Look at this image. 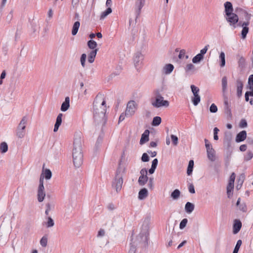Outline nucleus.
<instances>
[{
	"label": "nucleus",
	"instance_id": "f257e3e1",
	"mask_svg": "<svg viewBox=\"0 0 253 253\" xmlns=\"http://www.w3.org/2000/svg\"><path fill=\"white\" fill-rule=\"evenodd\" d=\"M106 101L101 97L97 95L93 103V118L97 124L104 125L107 118L105 117L106 112Z\"/></svg>",
	"mask_w": 253,
	"mask_h": 253
},
{
	"label": "nucleus",
	"instance_id": "f03ea898",
	"mask_svg": "<svg viewBox=\"0 0 253 253\" xmlns=\"http://www.w3.org/2000/svg\"><path fill=\"white\" fill-rule=\"evenodd\" d=\"M82 141L81 134H77L74 139L72 153L74 165L76 168H79L83 162Z\"/></svg>",
	"mask_w": 253,
	"mask_h": 253
},
{
	"label": "nucleus",
	"instance_id": "7ed1b4c3",
	"mask_svg": "<svg viewBox=\"0 0 253 253\" xmlns=\"http://www.w3.org/2000/svg\"><path fill=\"white\" fill-rule=\"evenodd\" d=\"M235 12L238 16L240 17L243 16L245 17V21H243L240 20L238 26L242 28V30L241 33V38L243 40L245 39L247 37V35L249 32V26L250 23V20L251 19L253 15L251 13H249L246 10L243 8L237 7L235 9ZM240 19L241 18L240 17Z\"/></svg>",
	"mask_w": 253,
	"mask_h": 253
},
{
	"label": "nucleus",
	"instance_id": "20e7f679",
	"mask_svg": "<svg viewBox=\"0 0 253 253\" xmlns=\"http://www.w3.org/2000/svg\"><path fill=\"white\" fill-rule=\"evenodd\" d=\"M145 229L144 231H141L138 236L136 237V239L135 241L132 242V239L131 240V242L130 243V249L128 253H135L136 246L138 244H142V246L145 247L148 246V240L149 234L148 232L147 225L145 226Z\"/></svg>",
	"mask_w": 253,
	"mask_h": 253
},
{
	"label": "nucleus",
	"instance_id": "39448f33",
	"mask_svg": "<svg viewBox=\"0 0 253 253\" xmlns=\"http://www.w3.org/2000/svg\"><path fill=\"white\" fill-rule=\"evenodd\" d=\"M123 183V178L122 174L119 169H117L116 173V176L112 182V187L115 188L116 191L118 193L121 189Z\"/></svg>",
	"mask_w": 253,
	"mask_h": 253
},
{
	"label": "nucleus",
	"instance_id": "423d86ee",
	"mask_svg": "<svg viewBox=\"0 0 253 253\" xmlns=\"http://www.w3.org/2000/svg\"><path fill=\"white\" fill-rule=\"evenodd\" d=\"M27 117L24 116L20 122L16 130V136L22 138L24 137L25 134L26 125L27 123Z\"/></svg>",
	"mask_w": 253,
	"mask_h": 253
},
{
	"label": "nucleus",
	"instance_id": "0eeeda50",
	"mask_svg": "<svg viewBox=\"0 0 253 253\" xmlns=\"http://www.w3.org/2000/svg\"><path fill=\"white\" fill-rule=\"evenodd\" d=\"M225 19L226 21L229 23V25L233 27L235 29L238 26L240 22L239 16L235 13H232L230 16H226Z\"/></svg>",
	"mask_w": 253,
	"mask_h": 253
},
{
	"label": "nucleus",
	"instance_id": "6e6552de",
	"mask_svg": "<svg viewBox=\"0 0 253 253\" xmlns=\"http://www.w3.org/2000/svg\"><path fill=\"white\" fill-rule=\"evenodd\" d=\"M137 104L133 100L129 101L127 104L126 110L125 111V115L127 117L133 116L136 110Z\"/></svg>",
	"mask_w": 253,
	"mask_h": 253
},
{
	"label": "nucleus",
	"instance_id": "1a4fd4ad",
	"mask_svg": "<svg viewBox=\"0 0 253 253\" xmlns=\"http://www.w3.org/2000/svg\"><path fill=\"white\" fill-rule=\"evenodd\" d=\"M151 104L153 107L157 108L161 107H167L169 106V102L164 100L163 97L155 99L152 98Z\"/></svg>",
	"mask_w": 253,
	"mask_h": 253
},
{
	"label": "nucleus",
	"instance_id": "9d476101",
	"mask_svg": "<svg viewBox=\"0 0 253 253\" xmlns=\"http://www.w3.org/2000/svg\"><path fill=\"white\" fill-rule=\"evenodd\" d=\"M190 87L194 95V97L192 98V103L194 106H197L201 101V97L199 95L200 89L193 84L191 85Z\"/></svg>",
	"mask_w": 253,
	"mask_h": 253
},
{
	"label": "nucleus",
	"instance_id": "9b49d317",
	"mask_svg": "<svg viewBox=\"0 0 253 253\" xmlns=\"http://www.w3.org/2000/svg\"><path fill=\"white\" fill-rule=\"evenodd\" d=\"M145 0H136L135 3V21L136 22L137 19L139 16L141 9L145 5Z\"/></svg>",
	"mask_w": 253,
	"mask_h": 253
},
{
	"label": "nucleus",
	"instance_id": "f8f14e48",
	"mask_svg": "<svg viewBox=\"0 0 253 253\" xmlns=\"http://www.w3.org/2000/svg\"><path fill=\"white\" fill-rule=\"evenodd\" d=\"M144 59L143 55L140 52L135 53L133 56V62L135 67L137 70L138 69L142 64Z\"/></svg>",
	"mask_w": 253,
	"mask_h": 253
},
{
	"label": "nucleus",
	"instance_id": "ddd939ff",
	"mask_svg": "<svg viewBox=\"0 0 253 253\" xmlns=\"http://www.w3.org/2000/svg\"><path fill=\"white\" fill-rule=\"evenodd\" d=\"M224 109L225 113L228 117L231 118L232 116L230 105L228 103V98L227 96L224 97Z\"/></svg>",
	"mask_w": 253,
	"mask_h": 253
},
{
	"label": "nucleus",
	"instance_id": "4468645a",
	"mask_svg": "<svg viewBox=\"0 0 253 253\" xmlns=\"http://www.w3.org/2000/svg\"><path fill=\"white\" fill-rule=\"evenodd\" d=\"M225 10L224 12L225 13L226 16H230L231 13H233L234 10L232 4L231 2L226 1L224 4Z\"/></svg>",
	"mask_w": 253,
	"mask_h": 253
},
{
	"label": "nucleus",
	"instance_id": "2eb2a0df",
	"mask_svg": "<svg viewBox=\"0 0 253 253\" xmlns=\"http://www.w3.org/2000/svg\"><path fill=\"white\" fill-rule=\"evenodd\" d=\"M236 59L238 60L239 67L241 69H244L246 67V60L241 55L238 54L236 55Z\"/></svg>",
	"mask_w": 253,
	"mask_h": 253
},
{
	"label": "nucleus",
	"instance_id": "dca6fc26",
	"mask_svg": "<svg viewBox=\"0 0 253 253\" xmlns=\"http://www.w3.org/2000/svg\"><path fill=\"white\" fill-rule=\"evenodd\" d=\"M242 228V222L239 219H235L233 225V232L238 233Z\"/></svg>",
	"mask_w": 253,
	"mask_h": 253
},
{
	"label": "nucleus",
	"instance_id": "f3484780",
	"mask_svg": "<svg viewBox=\"0 0 253 253\" xmlns=\"http://www.w3.org/2000/svg\"><path fill=\"white\" fill-rule=\"evenodd\" d=\"M247 138V132L246 130H242L238 133L236 136L235 141L236 142H241L244 141Z\"/></svg>",
	"mask_w": 253,
	"mask_h": 253
},
{
	"label": "nucleus",
	"instance_id": "a211bd4d",
	"mask_svg": "<svg viewBox=\"0 0 253 253\" xmlns=\"http://www.w3.org/2000/svg\"><path fill=\"white\" fill-rule=\"evenodd\" d=\"M45 196V193L44 192V187H38V200L39 202H42L43 201Z\"/></svg>",
	"mask_w": 253,
	"mask_h": 253
},
{
	"label": "nucleus",
	"instance_id": "6ab92c4d",
	"mask_svg": "<svg viewBox=\"0 0 253 253\" xmlns=\"http://www.w3.org/2000/svg\"><path fill=\"white\" fill-rule=\"evenodd\" d=\"M237 86V95L240 98L242 95V90L243 88V84L242 81L238 79L236 81Z\"/></svg>",
	"mask_w": 253,
	"mask_h": 253
},
{
	"label": "nucleus",
	"instance_id": "aec40b11",
	"mask_svg": "<svg viewBox=\"0 0 253 253\" xmlns=\"http://www.w3.org/2000/svg\"><path fill=\"white\" fill-rule=\"evenodd\" d=\"M150 131L148 129H146L141 135L140 140V144L142 145L149 141V135Z\"/></svg>",
	"mask_w": 253,
	"mask_h": 253
},
{
	"label": "nucleus",
	"instance_id": "412c9836",
	"mask_svg": "<svg viewBox=\"0 0 253 253\" xmlns=\"http://www.w3.org/2000/svg\"><path fill=\"white\" fill-rule=\"evenodd\" d=\"M174 69V66L171 64H166L163 68V73L166 75L170 74Z\"/></svg>",
	"mask_w": 253,
	"mask_h": 253
},
{
	"label": "nucleus",
	"instance_id": "4be33fe9",
	"mask_svg": "<svg viewBox=\"0 0 253 253\" xmlns=\"http://www.w3.org/2000/svg\"><path fill=\"white\" fill-rule=\"evenodd\" d=\"M70 107V98L69 97H66L65 101L62 103L61 106V110L63 112L66 111Z\"/></svg>",
	"mask_w": 253,
	"mask_h": 253
},
{
	"label": "nucleus",
	"instance_id": "5701e85b",
	"mask_svg": "<svg viewBox=\"0 0 253 253\" xmlns=\"http://www.w3.org/2000/svg\"><path fill=\"white\" fill-rule=\"evenodd\" d=\"M245 178V175L244 173L240 174L237 180V184L236 185L237 190H239L242 186L243 183Z\"/></svg>",
	"mask_w": 253,
	"mask_h": 253
},
{
	"label": "nucleus",
	"instance_id": "b1692460",
	"mask_svg": "<svg viewBox=\"0 0 253 253\" xmlns=\"http://www.w3.org/2000/svg\"><path fill=\"white\" fill-rule=\"evenodd\" d=\"M148 194V190L146 188H143L141 189L138 193V199L139 200H143L145 199Z\"/></svg>",
	"mask_w": 253,
	"mask_h": 253
},
{
	"label": "nucleus",
	"instance_id": "393cba45",
	"mask_svg": "<svg viewBox=\"0 0 253 253\" xmlns=\"http://www.w3.org/2000/svg\"><path fill=\"white\" fill-rule=\"evenodd\" d=\"M195 205L189 202L186 203L185 206V211L188 213H191L194 210Z\"/></svg>",
	"mask_w": 253,
	"mask_h": 253
},
{
	"label": "nucleus",
	"instance_id": "a878e982",
	"mask_svg": "<svg viewBox=\"0 0 253 253\" xmlns=\"http://www.w3.org/2000/svg\"><path fill=\"white\" fill-rule=\"evenodd\" d=\"M98 50V49H95L93 50H92L89 54L88 56V61L92 63L94 62L95 56L96 55V53L97 51Z\"/></svg>",
	"mask_w": 253,
	"mask_h": 253
},
{
	"label": "nucleus",
	"instance_id": "bb28decb",
	"mask_svg": "<svg viewBox=\"0 0 253 253\" xmlns=\"http://www.w3.org/2000/svg\"><path fill=\"white\" fill-rule=\"evenodd\" d=\"M208 159L211 162L215 160V151L213 149H211L210 150L207 151Z\"/></svg>",
	"mask_w": 253,
	"mask_h": 253
},
{
	"label": "nucleus",
	"instance_id": "cd10ccee",
	"mask_svg": "<svg viewBox=\"0 0 253 253\" xmlns=\"http://www.w3.org/2000/svg\"><path fill=\"white\" fill-rule=\"evenodd\" d=\"M80 26V23L79 21H76L75 22L73 26L72 29V34L73 36H75L79 30V29Z\"/></svg>",
	"mask_w": 253,
	"mask_h": 253
},
{
	"label": "nucleus",
	"instance_id": "c85d7f7f",
	"mask_svg": "<svg viewBox=\"0 0 253 253\" xmlns=\"http://www.w3.org/2000/svg\"><path fill=\"white\" fill-rule=\"evenodd\" d=\"M194 167V161L193 160H190L189 162L188 166L187 169V173L188 175H190L193 171Z\"/></svg>",
	"mask_w": 253,
	"mask_h": 253
},
{
	"label": "nucleus",
	"instance_id": "c756f323",
	"mask_svg": "<svg viewBox=\"0 0 253 253\" xmlns=\"http://www.w3.org/2000/svg\"><path fill=\"white\" fill-rule=\"evenodd\" d=\"M148 180L147 176H140L138 180V183L141 186L144 185Z\"/></svg>",
	"mask_w": 253,
	"mask_h": 253
},
{
	"label": "nucleus",
	"instance_id": "7c9ffc66",
	"mask_svg": "<svg viewBox=\"0 0 253 253\" xmlns=\"http://www.w3.org/2000/svg\"><path fill=\"white\" fill-rule=\"evenodd\" d=\"M221 84L222 92H225L227 89V79L226 77L224 76L222 78Z\"/></svg>",
	"mask_w": 253,
	"mask_h": 253
},
{
	"label": "nucleus",
	"instance_id": "2f4dec72",
	"mask_svg": "<svg viewBox=\"0 0 253 253\" xmlns=\"http://www.w3.org/2000/svg\"><path fill=\"white\" fill-rule=\"evenodd\" d=\"M8 150V145L5 142H2L0 144V151L1 153H5Z\"/></svg>",
	"mask_w": 253,
	"mask_h": 253
},
{
	"label": "nucleus",
	"instance_id": "473e14b6",
	"mask_svg": "<svg viewBox=\"0 0 253 253\" xmlns=\"http://www.w3.org/2000/svg\"><path fill=\"white\" fill-rule=\"evenodd\" d=\"M161 118L160 117L156 116L153 118L151 124L153 126H158L161 123Z\"/></svg>",
	"mask_w": 253,
	"mask_h": 253
},
{
	"label": "nucleus",
	"instance_id": "72a5a7b5",
	"mask_svg": "<svg viewBox=\"0 0 253 253\" xmlns=\"http://www.w3.org/2000/svg\"><path fill=\"white\" fill-rule=\"evenodd\" d=\"M112 11V8L110 7H108L106 10L103 11L101 15L100 19H104L108 15L110 14Z\"/></svg>",
	"mask_w": 253,
	"mask_h": 253
},
{
	"label": "nucleus",
	"instance_id": "f704fd0d",
	"mask_svg": "<svg viewBox=\"0 0 253 253\" xmlns=\"http://www.w3.org/2000/svg\"><path fill=\"white\" fill-rule=\"evenodd\" d=\"M180 195V192L178 189H175L171 193V197L174 199H177Z\"/></svg>",
	"mask_w": 253,
	"mask_h": 253
},
{
	"label": "nucleus",
	"instance_id": "c9c22d12",
	"mask_svg": "<svg viewBox=\"0 0 253 253\" xmlns=\"http://www.w3.org/2000/svg\"><path fill=\"white\" fill-rule=\"evenodd\" d=\"M204 57L199 53L195 56L192 59L193 63L196 64L201 62L203 59Z\"/></svg>",
	"mask_w": 253,
	"mask_h": 253
},
{
	"label": "nucleus",
	"instance_id": "e433bc0d",
	"mask_svg": "<svg viewBox=\"0 0 253 253\" xmlns=\"http://www.w3.org/2000/svg\"><path fill=\"white\" fill-rule=\"evenodd\" d=\"M97 43L95 41L90 40L88 41L87 42V46L88 47L91 49H96V47L97 46Z\"/></svg>",
	"mask_w": 253,
	"mask_h": 253
},
{
	"label": "nucleus",
	"instance_id": "4c0bfd02",
	"mask_svg": "<svg viewBox=\"0 0 253 253\" xmlns=\"http://www.w3.org/2000/svg\"><path fill=\"white\" fill-rule=\"evenodd\" d=\"M219 59L220 60V66L221 67H223L225 65V54L223 52H221L219 55Z\"/></svg>",
	"mask_w": 253,
	"mask_h": 253
},
{
	"label": "nucleus",
	"instance_id": "58836bf2",
	"mask_svg": "<svg viewBox=\"0 0 253 253\" xmlns=\"http://www.w3.org/2000/svg\"><path fill=\"white\" fill-rule=\"evenodd\" d=\"M185 71L186 72L192 71L194 72L195 71V67L192 63L188 64L185 67Z\"/></svg>",
	"mask_w": 253,
	"mask_h": 253
},
{
	"label": "nucleus",
	"instance_id": "ea45409f",
	"mask_svg": "<svg viewBox=\"0 0 253 253\" xmlns=\"http://www.w3.org/2000/svg\"><path fill=\"white\" fill-rule=\"evenodd\" d=\"M234 184H231L230 185V183H228L227 186V195L228 198H230L231 193L233 191L234 189Z\"/></svg>",
	"mask_w": 253,
	"mask_h": 253
},
{
	"label": "nucleus",
	"instance_id": "a19ab883",
	"mask_svg": "<svg viewBox=\"0 0 253 253\" xmlns=\"http://www.w3.org/2000/svg\"><path fill=\"white\" fill-rule=\"evenodd\" d=\"M248 88L249 89H253V74L250 75L248 79Z\"/></svg>",
	"mask_w": 253,
	"mask_h": 253
},
{
	"label": "nucleus",
	"instance_id": "79ce46f5",
	"mask_svg": "<svg viewBox=\"0 0 253 253\" xmlns=\"http://www.w3.org/2000/svg\"><path fill=\"white\" fill-rule=\"evenodd\" d=\"M242 242L241 240H239L237 241L236 245L234 249L233 253H238L239 250V249L242 245Z\"/></svg>",
	"mask_w": 253,
	"mask_h": 253
},
{
	"label": "nucleus",
	"instance_id": "37998d69",
	"mask_svg": "<svg viewBox=\"0 0 253 253\" xmlns=\"http://www.w3.org/2000/svg\"><path fill=\"white\" fill-rule=\"evenodd\" d=\"M253 157V153L252 151H249L244 157V160L248 161L251 160Z\"/></svg>",
	"mask_w": 253,
	"mask_h": 253
},
{
	"label": "nucleus",
	"instance_id": "c03bdc74",
	"mask_svg": "<svg viewBox=\"0 0 253 253\" xmlns=\"http://www.w3.org/2000/svg\"><path fill=\"white\" fill-rule=\"evenodd\" d=\"M52 176V172L49 169H46L44 171V177L46 179L48 180L51 178Z\"/></svg>",
	"mask_w": 253,
	"mask_h": 253
},
{
	"label": "nucleus",
	"instance_id": "a18cd8bd",
	"mask_svg": "<svg viewBox=\"0 0 253 253\" xmlns=\"http://www.w3.org/2000/svg\"><path fill=\"white\" fill-rule=\"evenodd\" d=\"M47 238L44 236L40 240V244L43 247H45L47 246Z\"/></svg>",
	"mask_w": 253,
	"mask_h": 253
},
{
	"label": "nucleus",
	"instance_id": "49530a36",
	"mask_svg": "<svg viewBox=\"0 0 253 253\" xmlns=\"http://www.w3.org/2000/svg\"><path fill=\"white\" fill-rule=\"evenodd\" d=\"M239 126L240 128H245L248 126V123L245 119H242L240 122Z\"/></svg>",
	"mask_w": 253,
	"mask_h": 253
},
{
	"label": "nucleus",
	"instance_id": "de8ad7c7",
	"mask_svg": "<svg viewBox=\"0 0 253 253\" xmlns=\"http://www.w3.org/2000/svg\"><path fill=\"white\" fill-rule=\"evenodd\" d=\"M47 222L46 223L47 227H51L53 226L54 225V221L52 219V218L51 217L48 216V217H47Z\"/></svg>",
	"mask_w": 253,
	"mask_h": 253
},
{
	"label": "nucleus",
	"instance_id": "09e8293b",
	"mask_svg": "<svg viewBox=\"0 0 253 253\" xmlns=\"http://www.w3.org/2000/svg\"><path fill=\"white\" fill-rule=\"evenodd\" d=\"M188 222V219L187 218H184L183 219L180 224H179V228L180 229H184L185 226H186V224Z\"/></svg>",
	"mask_w": 253,
	"mask_h": 253
},
{
	"label": "nucleus",
	"instance_id": "8fccbe9b",
	"mask_svg": "<svg viewBox=\"0 0 253 253\" xmlns=\"http://www.w3.org/2000/svg\"><path fill=\"white\" fill-rule=\"evenodd\" d=\"M238 207L239 210L243 212L247 211V206L245 202L242 203Z\"/></svg>",
	"mask_w": 253,
	"mask_h": 253
},
{
	"label": "nucleus",
	"instance_id": "3c124183",
	"mask_svg": "<svg viewBox=\"0 0 253 253\" xmlns=\"http://www.w3.org/2000/svg\"><path fill=\"white\" fill-rule=\"evenodd\" d=\"M236 177V174L234 172H232L230 176L228 183H230V185L234 184V181Z\"/></svg>",
	"mask_w": 253,
	"mask_h": 253
},
{
	"label": "nucleus",
	"instance_id": "603ef678",
	"mask_svg": "<svg viewBox=\"0 0 253 253\" xmlns=\"http://www.w3.org/2000/svg\"><path fill=\"white\" fill-rule=\"evenodd\" d=\"M86 58V55L85 53L82 54L81 56V63L83 67H85V63Z\"/></svg>",
	"mask_w": 253,
	"mask_h": 253
},
{
	"label": "nucleus",
	"instance_id": "864d4df0",
	"mask_svg": "<svg viewBox=\"0 0 253 253\" xmlns=\"http://www.w3.org/2000/svg\"><path fill=\"white\" fill-rule=\"evenodd\" d=\"M170 137L173 145L176 146L178 144V137L176 135L173 134H171L170 135Z\"/></svg>",
	"mask_w": 253,
	"mask_h": 253
},
{
	"label": "nucleus",
	"instance_id": "5fc2aeb1",
	"mask_svg": "<svg viewBox=\"0 0 253 253\" xmlns=\"http://www.w3.org/2000/svg\"><path fill=\"white\" fill-rule=\"evenodd\" d=\"M150 158L147 153H144L142 154L141 161L143 162H147L149 161Z\"/></svg>",
	"mask_w": 253,
	"mask_h": 253
},
{
	"label": "nucleus",
	"instance_id": "6e6d98bb",
	"mask_svg": "<svg viewBox=\"0 0 253 253\" xmlns=\"http://www.w3.org/2000/svg\"><path fill=\"white\" fill-rule=\"evenodd\" d=\"M210 111L213 113H216L217 111V107L214 103H212L210 107Z\"/></svg>",
	"mask_w": 253,
	"mask_h": 253
},
{
	"label": "nucleus",
	"instance_id": "4d7b16f0",
	"mask_svg": "<svg viewBox=\"0 0 253 253\" xmlns=\"http://www.w3.org/2000/svg\"><path fill=\"white\" fill-rule=\"evenodd\" d=\"M63 116L62 114L60 113L57 117L55 124L60 126L62 123V117Z\"/></svg>",
	"mask_w": 253,
	"mask_h": 253
},
{
	"label": "nucleus",
	"instance_id": "13d9d810",
	"mask_svg": "<svg viewBox=\"0 0 253 253\" xmlns=\"http://www.w3.org/2000/svg\"><path fill=\"white\" fill-rule=\"evenodd\" d=\"M219 131V130L217 127H215L213 128V139L215 140H217L218 139L217 133Z\"/></svg>",
	"mask_w": 253,
	"mask_h": 253
},
{
	"label": "nucleus",
	"instance_id": "bf43d9fd",
	"mask_svg": "<svg viewBox=\"0 0 253 253\" xmlns=\"http://www.w3.org/2000/svg\"><path fill=\"white\" fill-rule=\"evenodd\" d=\"M209 47V45H206L204 48L201 50L200 53H199V54H200L201 55H202V56L204 57V56L206 53Z\"/></svg>",
	"mask_w": 253,
	"mask_h": 253
},
{
	"label": "nucleus",
	"instance_id": "052dcab7",
	"mask_svg": "<svg viewBox=\"0 0 253 253\" xmlns=\"http://www.w3.org/2000/svg\"><path fill=\"white\" fill-rule=\"evenodd\" d=\"M154 94L155 95V99L156 98L162 97L160 91L159 89H156L154 91Z\"/></svg>",
	"mask_w": 253,
	"mask_h": 253
},
{
	"label": "nucleus",
	"instance_id": "680f3d73",
	"mask_svg": "<svg viewBox=\"0 0 253 253\" xmlns=\"http://www.w3.org/2000/svg\"><path fill=\"white\" fill-rule=\"evenodd\" d=\"M188 190H189V192L191 194L195 193L194 186L193 184H190L188 185Z\"/></svg>",
	"mask_w": 253,
	"mask_h": 253
},
{
	"label": "nucleus",
	"instance_id": "e2e57ef3",
	"mask_svg": "<svg viewBox=\"0 0 253 253\" xmlns=\"http://www.w3.org/2000/svg\"><path fill=\"white\" fill-rule=\"evenodd\" d=\"M43 179H44V176L43 175V173H42L40 176V181H39L40 184H39V187H44Z\"/></svg>",
	"mask_w": 253,
	"mask_h": 253
},
{
	"label": "nucleus",
	"instance_id": "0e129e2a",
	"mask_svg": "<svg viewBox=\"0 0 253 253\" xmlns=\"http://www.w3.org/2000/svg\"><path fill=\"white\" fill-rule=\"evenodd\" d=\"M13 17V10H11L10 12L9 13V14L7 15L6 19V20L10 22Z\"/></svg>",
	"mask_w": 253,
	"mask_h": 253
},
{
	"label": "nucleus",
	"instance_id": "69168bd1",
	"mask_svg": "<svg viewBox=\"0 0 253 253\" xmlns=\"http://www.w3.org/2000/svg\"><path fill=\"white\" fill-rule=\"evenodd\" d=\"M185 54V50L184 49H181L179 53L178 58L179 59H182Z\"/></svg>",
	"mask_w": 253,
	"mask_h": 253
},
{
	"label": "nucleus",
	"instance_id": "338daca9",
	"mask_svg": "<svg viewBox=\"0 0 253 253\" xmlns=\"http://www.w3.org/2000/svg\"><path fill=\"white\" fill-rule=\"evenodd\" d=\"M140 173L141 174L140 176H147V170L145 168L142 169H141Z\"/></svg>",
	"mask_w": 253,
	"mask_h": 253
},
{
	"label": "nucleus",
	"instance_id": "774afa93",
	"mask_svg": "<svg viewBox=\"0 0 253 253\" xmlns=\"http://www.w3.org/2000/svg\"><path fill=\"white\" fill-rule=\"evenodd\" d=\"M247 138V142L250 145L253 144V138L248 136Z\"/></svg>",
	"mask_w": 253,
	"mask_h": 253
}]
</instances>
